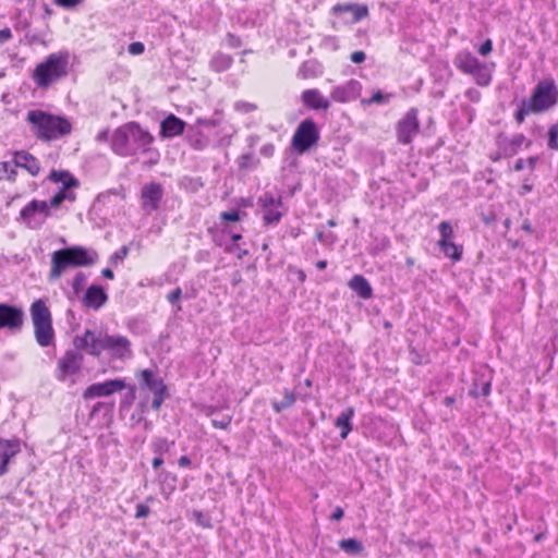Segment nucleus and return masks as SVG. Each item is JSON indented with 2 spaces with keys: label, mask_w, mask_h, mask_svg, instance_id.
<instances>
[{
  "label": "nucleus",
  "mask_w": 558,
  "mask_h": 558,
  "mask_svg": "<svg viewBox=\"0 0 558 558\" xmlns=\"http://www.w3.org/2000/svg\"><path fill=\"white\" fill-rule=\"evenodd\" d=\"M86 282V276L83 272H77L73 278L72 287L74 292L77 294Z\"/></svg>",
  "instance_id": "obj_36"
},
{
  "label": "nucleus",
  "mask_w": 558,
  "mask_h": 558,
  "mask_svg": "<svg viewBox=\"0 0 558 558\" xmlns=\"http://www.w3.org/2000/svg\"><path fill=\"white\" fill-rule=\"evenodd\" d=\"M153 140L147 131L143 130L137 123L131 122L114 131L111 146L116 154L130 157L148 151Z\"/></svg>",
  "instance_id": "obj_2"
},
{
  "label": "nucleus",
  "mask_w": 558,
  "mask_h": 558,
  "mask_svg": "<svg viewBox=\"0 0 558 558\" xmlns=\"http://www.w3.org/2000/svg\"><path fill=\"white\" fill-rule=\"evenodd\" d=\"M163 196V189L161 184L150 182L145 184L141 192L142 208L147 214L158 210L160 201Z\"/></svg>",
  "instance_id": "obj_13"
},
{
  "label": "nucleus",
  "mask_w": 558,
  "mask_h": 558,
  "mask_svg": "<svg viewBox=\"0 0 558 558\" xmlns=\"http://www.w3.org/2000/svg\"><path fill=\"white\" fill-rule=\"evenodd\" d=\"M522 230H524L527 233H533V228L530 221L525 220L522 225Z\"/></svg>",
  "instance_id": "obj_57"
},
{
  "label": "nucleus",
  "mask_w": 558,
  "mask_h": 558,
  "mask_svg": "<svg viewBox=\"0 0 558 558\" xmlns=\"http://www.w3.org/2000/svg\"><path fill=\"white\" fill-rule=\"evenodd\" d=\"M232 63V59L229 56H217L213 59L211 65L216 71H223L228 69Z\"/></svg>",
  "instance_id": "obj_32"
},
{
  "label": "nucleus",
  "mask_w": 558,
  "mask_h": 558,
  "mask_svg": "<svg viewBox=\"0 0 558 558\" xmlns=\"http://www.w3.org/2000/svg\"><path fill=\"white\" fill-rule=\"evenodd\" d=\"M529 166L530 169H534L536 162H537V158L536 157H530L527 158V160L525 161Z\"/></svg>",
  "instance_id": "obj_58"
},
{
  "label": "nucleus",
  "mask_w": 558,
  "mask_h": 558,
  "mask_svg": "<svg viewBox=\"0 0 558 558\" xmlns=\"http://www.w3.org/2000/svg\"><path fill=\"white\" fill-rule=\"evenodd\" d=\"M343 518V509L341 507H337L331 514L330 519L333 521H339Z\"/></svg>",
  "instance_id": "obj_52"
},
{
  "label": "nucleus",
  "mask_w": 558,
  "mask_h": 558,
  "mask_svg": "<svg viewBox=\"0 0 558 558\" xmlns=\"http://www.w3.org/2000/svg\"><path fill=\"white\" fill-rule=\"evenodd\" d=\"M178 463L181 468H186L191 464V459L187 456H182Z\"/></svg>",
  "instance_id": "obj_53"
},
{
  "label": "nucleus",
  "mask_w": 558,
  "mask_h": 558,
  "mask_svg": "<svg viewBox=\"0 0 558 558\" xmlns=\"http://www.w3.org/2000/svg\"><path fill=\"white\" fill-rule=\"evenodd\" d=\"M456 399L452 396L446 397L444 400L445 405L451 407L454 403Z\"/></svg>",
  "instance_id": "obj_61"
},
{
  "label": "nucleus",
  "mask_w": 558,
  "mask_h": 558,
  "mask_svg": "<svg viewBox=\"0 0 558 558\" xmlns=\"http://www.w3.org/2000/svg\"><path fill=\"white\" fill-rule=\"evenodd\" d=\"M441 252L453 262H459L462 257L463 248L451 241H438Z\"/></svg>",
  "instance_id": "obj_29"
},
{
  "label": "nucleus",
  "mask_w": 558,
  "mask_h": 558,
  "mask_svg": "<svg viewBox=\"0 0 558 558\" xmlns=\"http://www.w3.org/2000/svg\"><path fill=\"white\" fill-rule=\"evenodd\" d=\"M531 112H534V110L530 109L529 104H524L522 108L515 113V120L519 123H522L524 121L525 116H527Z\"/></svg>",
  "instance_id": "obj_39"
},
{
  "label": "nucleus",
  "mask_w": 558,
  "mask_h": 558,
  "mask_svg": "<svg viewBox=\"0 0 558 558\" xmlns=\"http://www.w3.org/2000/svg\"><path fill=\"white\" fill-rule=\"evenodd\" d=\"M182 295V290L181 288H175L173 291H171L168 295H167V300L174 304L179 301V299L181 298Z\"/></svg>",
  "instance_id": "obj_43"
},
{
  "label": "nucleus",
  "mask_w": 558,
  "mask_h": 558,
  "mask_svg": "<svg viewBox=\"0 0 558 558\" xmlns=\"http://www.w3.org/2000/svg\"><path fill=\"white\" fill-rule=\"evenodd\" d=\"M184 126L185 123L183 120L179 119L174 114H170L161 122L160 133L163 137H173L182 134Z\"/></svg>",
  "instance_id": "obj_23"
},
{
  "label": "nucleus",
  "mask_w": 558,
  "mask_h": 558,
  "mask_svg": "<svg viewBox=\"0 0 558 558\" xmlns=\"http://www.w3.org/2000/svg\"><path fill=\"white\" fill-rule=\"evenodd\" d=\"M556 104V89L553 83L541 82L536 85L529 101L530 109L542 112Z\"/></svg>",
  "instance_id": "obj_9"
},
{
  "label": "nucleus",
  "mask_w": 558,
  "mask_h": 558,
  "mask_svg": "<svg viewBox=\"0 0 558 558\" xmlns=\"http://www.w3.org/2000/svg\"><path fill=\"white\" fill-rule=\"evenodd\" d=\"M385 100H386V97L380 92H378V93L374 94L373 97L369 100H367V102L368 104H373V102L379 104Z\"/></svg>",
  "instance_id": "obj_51"
},
{
  "label": "nucleus",
  "mask_w": 558,
  "mask_h": 558,
  "mask_svg": "<svg viewBox=\"0 0 558 558\" xmlns=\"http://www.w3.org/2000/svg\"><path fill=\"white\" fill-rule=\"evenodd\" d=\"M193 517L198 525L203 527H210V521L201 511H194Z\"/></svg>",
  "instance_id": "obj_38"
},
{
  "label": "nucleus",
  "mask_w": 558,
  "mask_h": 558,
  "mask_svg": "<svg viewBox=\"0 0 558 558\" xmlns=\"http://www.w3.org/2000/svg\"><path fill=\"white\" fill-rule=\"evenodd\" d=\"M366 56L363 51H354L351 53V61L353 63H362L365 60Z\"/></svg>",
  "instance_id": "obj_47"
},
{
  "label": "nucleus",
  "mask_w": 558,
  "mask_h": 558,
  "mask_svg": "<svg viewBox=\"0 0 558 558\" xmlns=\"http://www.w3.org/2000/svg\"><path fill=\"white\" fill-rule=\"evenodd\" d=\"M143 386L148 388L153 393L167 392V387L161 378L154 375L150 369H143L138 373Z\"/></svg>",
  "instance_id": "obj_25"
},
{
  "label": "nucleus",
  "mask_w": 558,
  "mask_h": 558,
  "mask_svg": "<svg viewBox=\"0 0 558 558\" xmlns=\"http://www.w3.org/2000/svg\"><path fill=\"white\" fill-rule=\"evenodd\" d=\"M231 421H232V416L231 415H225L222 418L218 420V418H214L211 421V424L214 427L216 428H220V429H227L229 427V425L231 424Z\"/></svg>",
  "instance_id": "obj_37"
},
{
  "label": "nucleus",
  "mask_w": 558,
  "mask_h": 558,
  "mask_svg": "<svg viewBox=\"0 0 558 558\" xmlns=\"http://www.w3.org/2000/svg\"><path fill=\"white\" fill-rule=\"evenodd\" d=\"M438 230L440 232L439 241H450L453 235V229L448 221H441L438 226Z\"/></svg>",
  "instance_id": "obj_34"
},
{
  "label": "nucleus",
  "mask_w": 558,
  "mask_h": 558,
  "mask_svg": "<svg viewBox=\"0 0 558 558\" xmlns=\"http://www.w3.org/2000/svg\"><path fill=\"white\" fill-rule=\"evenodd\" d=\"M21 451L19 440L0 438V476L8 472V465L12 458Z\"/></svg>",
  "instance_id": "obj_19"
},
{
  "label": "nucleus",
  "mask_w": 558,
  "mask_h": 558,
  "mask_svg": "<svg viewBox=\"0 0 558 558\" xmlns=\"http://www.w3.org/2000/svg\"><path fill=\"white\" fill-rule=\"evenodd\" d=\"M107 299L108 296L101 287L92 286L87 289L83 302L86 306L97 310L106 303Z\"/></svg>",
  "instance_id": "obj_24"
},
{
  "label": "nucleus",
  "mask_w": 558,
  "mask_h": 558,
  "mask_svg": "<svg viewBox=\"0 0 558 558\" xmlns=\"http://www.w3.org/2000/svg\"><path fill=\"white\" fill-rule=\"evenodd\" d=\"M167 396V392H159V393H154V399H153V402H151V408L154 410H159L163 400H165V397Z\"/></svg>",
  "instance_id": "obj_42"
},
{
  "label": "nucleus",
  "mask_w": 558,
  "mask_h": 558,
  "mask_svg": "<svg viewBox=\"0 0 558 558\" xmlns=\"http://www.w3.org/2000/svg\"><path fill=\"white\" fill-rule=\"evenodd\" d=\"M335 12H351L352 19L351 22L356 23L361 21L363 17L367 15V7L366 5H356L352 3L347 4H337L333 7Z\"/></svg>",
  "instance_id": "obj_28"
},
{
  "label": "nucleus",
  "mask_w": 558,
  "mask_h": 558,
  "mask_svg": "<svg viewBox=\"0 0 558 558\" xmlns=\"http://www.w3.org/2000/svg\"><path fill=\"white\" fill-rule=\"evenodd\" d=\"M483 221L486 223V225H490L493 221H495L496 217L495 215H490V216H484L483 215Z\"/></svg>",
  "instance_id": "obj_60"
},
{
  "label": "nucleus",
  "mask_w": 558,
  "mask_h": 558,
  "mask_svg": "<svg viewBox=\"0 0 558 558\" xmlns=\"http://www.w3.org/2000/svg\"><path fill=\"white\" fill-rule=\"evenodd\" d=\"M31 315L37 343L48 347L52 343L54 332L51 323V313L44 301L37 300L32 304Z\"/></svg>",
  "instance_id": "obj_6"
},
{
  "label": "nucleus",
  "mask_w": 558,
  "mask_h": 558,
  "mask_svg": "<svg viewBox=\"0 0 558 558\" xmlns=\"http://www.w3.org/2000/svg\"><path fill=\"white\" fill-rule=\"evenodd\" d=\"M531 190H532V186H531V185H529V184H523V185H522V194L527 193V192H530Z\"/></svg>",
  "instance_id": "obj_64"
},
{
  "label": "nucleus",
  "mask_w": 558,
  "mask_h": 558,
  "mask_svg": "<svg viewBox=\"0 0 558 558\" xmlns=\"http://www.w3.org/2000/svg\"><path fill=\"white\" fill-rule=\"evenodd\" d=\"M173 441H168L166 438H158L153 444V449L156 453H165L170 450L172 447Z\"/></svg>",
  "instance_id": "obj_33"
},
{
  "label": "nucleus",
  "mask_w": 558,
  "mask_h": 558,
  "mask_svg": "<svg viewBox=\"0 0 558 558\" xmlns=\"http://www.w3.org/2000/svg\"><path fill=\"white\" fill-rule=\"evenodd\" d=\"M548 147L558 150V124H553L548 130Z\"/></svg>",
  "instance_id": "obj_35"
},
{
  "label": "nucleus",
  "mask_w": 558,
  "mask_h": 558,
  "mask_svg": "<svg viewBox=\"0 0 558 558\" xmlns=\"http://www.w3.org/2000/svg\"><path fill=\"white\" fill-rule=\"evenodd\" d=\"M12 37L10 28L0 29V44L8 41Z\"/></svg>",
  "instance_id": "obj_50"
},
{
  "label": "nucleus",
  "mask_w": 558,
  "mask_h": 558,
  "mask_svg": "<svg viewBox=\"0 0 558 558\" xmlns=\"http://www.w3.org/2000/svg\"><path fill=\"white\" fill-rule=\"evenodd\" d=\"M341 550L351 556L360 555L364 550L363 544L356 538H344L338 543Z\"/></svg>",
  "instance_id": "obj_30"
},
{
  "label": "nucleus",
  "mask_w": 558,
  "mask_h": 558,
  "mask_svg": "<svg viewBox=\"0 0 558 558\" xmlns=\"http://www.w3.org/2000/svg\"><path fill=\"white\" fill-rule=\"evenodd\" d=\"M258 205L262 207L265 225L278 223L280 221L283 215L280 197H275L270 193H265L259 197Z\"/></svg>",
  "instance_id": "obj_12"
},
{
  "label": "nucleus",
  "mask_w": 558,
  "mask_h": 558,
  "mask_svg": "<svg viewBox=\"0 0 558 558\" xmlns=\"http://www.w3.org/2000/svg\"><path fill=\"white\" fill-rule=\"evenodd\" d=\"M454 63L463 73L470 74L481 86H487L492 81L489 70L482 64L472 53L461 52L457 56Z\"/></svg>",
  "instance_id": "obj_7"
},
{
  "label": "nucleus",
  "mask_w": 558,
  "mask_h": 558,
  "mask_svg": "<svg viewBox=\"0 0 558 558\" xmlns=\"http://www.w3.org/2000/svg\"><path fill=\"white\" fill-rule=\"evenodd\" d=\"M58 4L66 8V9H72L74 8V5L77 3V2H57Z\"/></svg>",
  "instance_id": "obj_62"
},
{
  "label": "nucleus",
  "mask_w": 558,
  "mask_h": 558,
  "mask_svg": "<svg viewBox=\"0 0 558 558\" xmlns=\"http://www.w3.org/2000/svg\"><path fill=\"white\" fill-rule=\"evenodd\" d=\"M149 513H150V509L148 506H146L144 504H138L136 506V513H135L136 519L146 518Z\"/></svg>",
  "instance_id": "obj_41"
},
{
  "label": "nucleus",
  "mask_w": 558,
  "mask_h": 558,
  "mask_svg": "<svg viewBox=\"0 0 558 558\" xmlns=\"http://www.w3.org/2000/svg\"><path fill=\"white\" fill-rule=\"evenodd\" d=\"M97 258L98 255L95 251L86 250L82 246H72L56 251L51 256L49 279H59L62 272L69 267L90 266Z\"/></svg>",
  "instance_id": "obj_4"
},
{
  "label": "nucleus",
  "mask_w": 558,
  "mask_h": 558,
  "mask_svg": "<svg viewBox=\"0 0 558 558\" xmlns=\"http://www.w3.org/2000/svg\"><path fill=\"white\" fill-rule=\"evenodd\" d=\"M354 416V409L348 408L337 417L335 425L341 429L340 436L342 439L347 438L349 433L352 430L351 420Z\"/></svg>",
  "instance_id": "obj_27"
},
{
  "label": "nucleus",
  "mask_w": 558,
  "mask_h": 558,
  "mask_svg": "<svg viewBox=\"0 0 558 558\" xmlns=\"http://www.w3.org/2000/svg\"><path fill=\"white\" fill-rule=\"evenodd\" d=\"M492 386V371L486 368L478 377L473 381V386L470 390V396L477 398L480 396L486 397L490 393Z\"/></svg>",
  "instance_id": "obj_22"
},
{
  "label": "nucleus",
  "mask_w": 558,
  "mask_h": 558,
  "mask_svg": "<svg viewBox=\"0 0 558 558\" xmlns=\"http://www.w3.org/2000/svg\"><path fill=\"white\" fill-rule=\"evenodd\" d=\"M14 165L19 168L25 169L33 177L37 175L40 171L38 160L25 150L15 153Z\"/></svg>",
  "instance_id": "obj_21"
},
{
  "label": "nucleus",
  "mask_w": 558,
  "mask_h": 558,
  "mask_svg": "<svg viewBox=\"0 0 558 558\" xmlns=\"http://www.w3.org/2000/svg\"><path fill=\"white\" fill-rule=\"evenodd\" d=\"M102 347L104 351H108L114 359L131 356V342L124 336L105 333Z\"/></svg>",
  "instance_id": "obj_15"
},
{
  "label": "nucleus",
  "mask_w": 558,
  "mask_h": 558,
  "mask_svg": "<svg viewBox=\"0 0 558 558\" xmlns=\"http://www.w3.org/2000/svg\"><path fill=\"white\" fill-rule=\"evenodd\" d=\"M101 274L107 279H113L114 277L113 271L110 268L102 269Z\"/></svg>",
  "instance_id": "obj_56"
},
{
  "label": "nucleus",
  "mask_w": 558,
  "mask_h": 558,
  "mask_svg": "<svg viewBox=\"0 0 558 558\" xmlns=\"http://www.w3.org/2000/svg\"><path fill=\"white\" fill-rule=\"evenodd\" d=\"M26 122L29 124L31 131L44 142L59 140L72 131V124L66 118L43 110L28 111Z\"/></svg>",
  "instance_id": "obj_3"
},
{
  "label": "nucleus",
  "mask_w": 558,
  "mask_h": 558,
  "mask_svg": "<svg viewBox=\"0 0 558 558\" xmlns=\"http://www.w3.org/2000/svg\"><path fill=\"white\" fill-rule=\"evenodd\" d=\"M348 286L353 290L360 298L369 299L372 298L373 290L368 281L361 275L353 276Z\"/></svg>",
  "instance_id": "obj_26"
},
{
  "label": "nucleus",
  "mask_w": 558,
  "mask_h": 558,
  "mask_svg": "<svg viewBox=\"0 0 558 558\" xmlns=\"http://www.w3.org/2000/svg\"><path fill=\"white\" fill-rule=\"evenodd\" d=\"M49 179L56 183L61 182L63 186L49 202L34 199L21 210V219L31 228L39 227L50 215V208L59 207L65 199H75L74 194L68 190L77 186L78 182L70 172L52 170L49 174Z\"/></svg>",
  "instance_id": "obj_1"
},
{
  "label": "nucleus",
  "mask_w": 558,
  "mask_h": 558,
  "mask_svg": "<svg viewBox=\"0 0 558 558\" xmlns=\"http://www.w3.org/2000/svg\"><path fill=\"white\" fill-rule=\"evenodd\" d=\"M104 337L105 333L86 329L83 335H77L73 338V345L76 350H85L93 356H100L104 351Z\"/></svg>",
  "instance_id": "obj_10"
},
{
  "label": "nucleus",
  "mask_w": 558,
  "mask_h": 558,
  "mask_svg": "<svg viewBox=\"0 0 558 558\" xmlns=\"http://www.w3.org/2000/svg\"><path fill=\"white\" fill-rule=\"evenodd\" d=\"M70 53L58 51L49 54L45 61L36 65L33 80L39 88H46L58 80L66 76Z\"/></svg>",
  "instance_id": "obj_5"
},
{
  "label": "nucleus",
  "mask_w": 558,
  "mask_h": 558,
  "mask_svg": "<svg viewBox=\"0 0 558 558\" xmlns=\"http://www.w3.org/2000/svg\"><path fill=\"white\" fill-rule=\"evenodd\" d=\"M318 140L319 132L315 122L311 119H305L298 125L291 144L299 154H304L314 146Z\"/></svg>",
  "instance_id": "obj_8"
},
{
  "label": "nucleus",
  "mask_w": 558,
  "mask_h": 558,
  "mask_svg": "<svg viewBox=\"0 0 558 558\" xmlns=\"http://www.w3.org/2000/svg\"><path fill=\"white\" fill-rule=\"evenodd\" d=\"M316 267H317L318 269H322V270H323V269H325V268L327 267V262H326V260H318V262L316 263Z\"/></svg>",
  "instance_id": "obj_63"
},
{
  "label": "nucleus",
  "mask_w": 558,
  "mask_h": 558,
  "mask_svg": "<svg viewBox=\"0 0 558 558\" xmlns=\"http://www.w3.org/2000/svg\"><path fill=\"white\" fill-rule=\"evenodd\" d=\"M15 167L16 166L14 163L13 165L11 163V169H9V173H8V180H10V181L15 180V175H16Z\"/></svg>",
  "instance_id": "obj_54"
},
{
  "label": "nucleus",
  "mask_w": 558,
  "mask_h": 558,
  "mask_svg": "<svg viewBox=\"0 0 558 558\" xmlns=\"http://www.w3.org/2000/svg\"><path fill=\"white\" fill-rule=\"evenodd\" d=\"M417 109H410L407 114L397 124V137L399 143L408 145L412 143L414 136L420 131V121Z\"/></svg>",
  "instance_id": "obj_11"
},
{
  "label": "nucleus",
  "mask_w": 558,
  "mask_h": 558,
  "mask_svg": "<svg viewBox=\"0 0 558 558\" xmlns=\"http://www.w3.org/2000/svg\"><path fill=\"white\" fill-rule=\"evenodd\" d=\"M208 144V140L207 138H204V137H199V138H196L194 141H192L191 145L193 146V148L195 149H204Z\"/></svg>",
  "instance_id": "obj_45"
},
{
  "label": "nucleus",
  "mask_w": 558,
  "mask_h": 558,
  "mask_svg": "<svg viewBox=\"0 0 558 558\" xmlns=\"http://www.w3.org/2000/svg\"><path fill=\"white\" fill-rule=\"evenodd\" d=\"M220 219L226 221H239L240 214L238 210L223 211L220 215Z\"/></svg>",
  "instance_id": "obj_40"
},
{
  "label": "nucleus",
  "mask_w": 558,
  "mask_h": 558,
  "mask_svg": "<svg viewBox=\"0 0 558 558\" xmlns=\"http://www.w3.org/2000/svg\"><path fill=\"white\" fill-rule=\"evenodd\" d=\"M144 51V45L140 41L132 43L129 46V52L131 54H141Z\"/></svg>",
  "instance_id": "obj_44"
},
{
  "label": "nucleus",
  "mask_w": 558,
  "mask_h": 558,
  "mask_svg": "<svg viewBox=\"0 0 558 558\" xmlns=\"http://www.w3.org/2000/svg\"><path fill=\"white\" fill-rule=\"evenodd\" d=\"M361 84L356 80H350L342 85L335 87L330 97L336 102H349L359 97Z\"/></svg>",
  "instance_id": "obj_18"
},
{
  "label": "nucleus",
  "mask_w": 558,
  "mask_h": 558,
  "mask_svg": "<svg viewBox=\"0 0 558 558\" xmlns=\"http://www.w3.org/2000/svg\"><path fill=\"white\" fill-rule=\"evenodd\" d=\"M84 356L78 350H69L58 361L60 372L59 379L64 380L66 376L78 373L82 368Z\"/></svg>",
  "instance_id": "obj_16"
},
{
  "label": "nucleus",
  "mask_w": 558,
  "mask_h": 558,
  "mask_svg": "<svg viewBox=\"0 0 558 558\" xmlns=\"http://www.w3.org/2000/svg\"><path fill=\"white\" fill-rule=\"evenodd\" d=\"M296 401V398H295V395L288 390V389H284V397H283V400L282 401H272V409L275 410L276 413H280L281 411L292 407Z\"/></svg>",
  "instance_id": "obj_31"
},
{
  "label": "nucleus",
  "mask_w": 558,
  "mask_h": 558,
  "mask_svg": "<svg viewBox=\"0 0 558 558\" xmlns=\"http://www.w3.org/2000/svg\"><path fill=\"white\" fill-rule=\"evenodd\" d=\"M303 104L314 110H327L330 107V100L324 97L318 89H306L302 93Z\"/></svg>",
  "instance_id": "obj_20"
},
{
  "label": "nucleus",
  "mask_w": 558,
  "mask_h": 558,
  "mask_svg": "<svg viewBox=\"0 0 558 558\" xmlns=\"http://www.w3.org/2000/svg\"><path fill=\"white\" fill-rule=\"evenodd\" d=\"M125 388V383L122 379H111L99 384L90 385L83 393L85 399H94L99 397H108L117 391Z\"/></svg>",
  "instance_id": "obj_17"
},
{
  "label": "nucleus",
  "mask_w": 558,
  "mask_h": 558,
  "mask_svg": "<svg viewBox=\"0 0 558 558\" xmlns=\"http://www.w3.org/2000/svg\"><path fill=\"white\" fill-rule=\"evenodd\" d=\"M162 463L163 459L161 457H155L151 462L154 469H158L159 466L162 465Z\"/></svg>",
  "instance_id": "obj_55"
},
{
  "label": "nucleus",
  "mask_w": 558,
  "mask_h": 558,
  "mask_svg": "<svg viewBox=\"0 0 558 558\" xmlns=\"http://www.w3.org/2000/svg\"><path fill=\"white\" fill-rule=\"evenodd\" d=\"M524 167H525V161H524L523 159H519V160L515 162V165H514V169H515L517 171H520V170L524 169Z\"/></svg>",
  "instance_id": "obj_59"
},
{
  "label": "nucleus",
  "mask_w": 558,
  "mask_h": 558,
  "mask_svg": "<svg viewBox=\"0 0 558 558\" xmlns=\"http://www.w3.org/2000/svg\"><path fill=\"white\" fill-rule=\"evenodd\" d=\"M9 169H11L10 162H0V180L7 179L8 180V173Z\"/></svg>",
  "instance_id": "obj_48"
},
{
  "label": "nucleus",
  "mask_w": 558,
  "mask_h": 558,
  "mask_svg": "<svg viewBox=\"0 0 558 558\" xmlns=\"http://www.w3.org/2000/svg\"><path fill=\"white\" fill-rule=\"evenodd\" d=\"M128 253H129V247L124 245L112 256V259L113 260L123 259L128 256Z\"/></svg>",
  "instance_id": "obj_49"
},
{
  "label": "nucleus",
  "mask_w": 558,
  "mask_h": 558,
  "mask_svg": "<svg viewBox=\"0 0 558 558\" xmlns=\"http://www.w3.org/2000/svg\"><path fill=\"white\" fill-rule=\"evenodd\" d=\"M24 324V313L20 307L0 303V329L16 331Z\"/></svg>",
  "instance_id": "obj_14"
},
{
  "label": "nucleus",
  "mask_w": 558,
  "mask_h": 558,
  "mask_svg": "<svg viewBox=\"0 0 558 558\" xmlns=\"http://www.w3.org/2000/svg\"><path fill=\"white\" fill-rule=\"evenodd\" d=\"M492 49H493V43L490 39H487L486 41H484L481 45L478 52L483 56H486L492 51Z\"/></svg>",
  "instance_id": "obj_46"
}]
</instances>
